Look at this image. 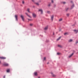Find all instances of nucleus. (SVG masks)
I'll list each match as a JSON object with an SVG mask.
<instances>
[{
    "label": "nucleus",
    "mask_w": 78,
    "mask_h": 78,
    "mask_svg": "<svg viewBox=\"0 0 78 78\" xmlns=\"http://www.w3.org/2000/svg\"><path fill=\"white\" fill-rule=\"evenodd\" d=\"M32 16L34 18H36V17H37V15H36V14H35L34 13H32Z\"/></svg>",
    "instance_id": "obj_1"
},
{
    "label": "nucleus",
    "mask_w": 78,
    "mask_h": 78,
    "mask_svg": "<svg viewBox=\"0 0 78 78\" xmlns=\"http://www.w3.org/2000/svg\"><path fill=\"white\" fill-rule=\"evenodd\" d=\"M3 65L4 66H9V64L6 63H4L3 64Z\"/></svg>",
    "instance_id": "obj_2"
},
{
    "label": "nucleus",
    "mask_w": 78,
    "mask_h": 78,
    "mask_svg": "<svg viewBox=\"0 0 78 78\" xmlns=\"http://www.w3.org/2000/svg\"><path fill=\"white\" fill-rule=\"evenodd\" d=\"M6 58L5 57L1 56L0 57V59H5Z\"/></svg>",
    "instance_id": "obj_3"
},
{
    "label": "nucleus",
    "mask_w": 78,
    "mask_h": 78,
    "mask_svg": "<svg viewBox=\"0 0 78 78\" xmlns=\"http://www.w3.org/2000/svg\"><path fill=\"white\" fill-rule=\"evenodd\" d=\"M21 17L22 18V20L23 21H24V16L23 15H21Z\"/></svg>",
    "instance_id": "obj_4"
},
{
    "label": "nucleus",
    "mask_w": 78,
    "mask_h": 78,
    "mask_svg": "<svg viewBox=\"0 0 78 78\" xmlns=\"http://www.w3.org/2000/svg\"><path fill=\"white\" fill-rule=\"evenodd\" d=\"M25 14H26V15H27V16H28L29 17H30V18H31V16H30V15H29L27 13H25Z\"/></svg>",
    "instance_id": "obj_5"
},
{
    "label": "nucleus",
    "mask_w": 78,
    "mask_h": 78,
    "mask_svg": "<svg viewBox=\"0 0 78 78\" xmlns=\"http://www.w3.org/2000/svg\"><path fill=\"white\" fill-rule=\"evenodd\" d=\"M39 11H40L41 12V14H43V11H42V9H41L39 10Z\"/></svg>",
    "instance_id": "obj_6"
},
{
    "label": "nucleus",
    "mask_w": 78,
    "mask_h": 78,
    "mask_svg": "<svg viewBox=\"0 0 78 78\" xmlns=\"http://www.w3.org/2000/svg\"><path fill=\"white\" fill-rule=\"evenodd\" d=\"M15 17L16 19V20H18V19L17 18L18 17V16L17 15H15Z\"/></svg>",
    "instance_id": "obj_7"
},
{
    "label": "nucleus",
    "mask_w": 78,
    "mask_h": 78,
    "mask_svg": "<svg viewBox=\"0 0 78 78\" xmlns=\"http://www.w3.org/2000/svg\"><path fill=\"white\" fill-rule=\"evenodd\" d=\"M74 54V53H73L72 54H71V55H70L69 56V58H71V57H72V56H73V54Z\"/></svg>",
    "instance_id": "obj_8"
},
{
    "label": "nucleus",
    "mask_w": 78,
    "mask_h": 78,
    "mask_svg": "<svg viewBox=\"0 0 78 78\" xmlns=\"http://www.w3.org/2000/svg\"><path fill=\"white\" fill-rule=\"evenodd\" d=\"M54 18V16L52 15L51 16V19L52 21H53V20Z\"/></svg>",
    "instance_id": "obj_9"
},
{
    "label": "nucleus",
    "mask_w": 78,
    "mask_h": 78,
    "mask_svg": "<svg viewBox=\"0 0 78 78\" xmlns=\"http://www.w3.org/2000/svg\"><path fill=\"white\" fill-rule=\"evenodd\" d=\"M75 33H77L78 32V30H74Z\"/></svg>",
    "instance_id": "obj_10"
},
{
    "label": "nucleus",
    "mask_w": 78,
    "mask_h": 78,
    "mask_svg": "<svg viewBox=\"0 0 78 78\" xmlns=\"http://www.w3.org/2000/svg\"><path fill=\"white\" fill-rule=\"evenodd\" d=\"M48 26H47L44 28V30H47L48 29Z\"/></svg>",
    "instance_id": "obj_11"
},
{
    "label": "nucleus",
    "mask_w": 78,
    "mask_h": 78,
    "mask_svg": "<svg viewBox=\"0 0 78 78\" xmlns=\"http://www.w3.org/2000/svg\"><path fill=\"white\" fill-rule=\"evenodd\" d=\"M10 72V69H8L7 70V72L8 73L9 72Z\"/></svg>",
    "instance_id": "obj_12"
},
{
    "label": "nucleus",
    "mask_w": 78,
    "mask_h": 78,
    "mask_svg": "<svg viewBox=\"0 0 78 78\" xmlns=\"http://www.w3.org/2000/svg\"><path fill=\"white\" fill-rule=\"evenodd\" d=\"M72 41H73V40H72V39H70L69 40V42H72Z\"/></svg>",
    "instance_id": "obj_13"
},
{
    "label": "nucleus",
    "mask_w": 78,
    "mask_h": 78,
    "mask_svg": "<svg viewBox=\"0 0 78 78\" xmlns=\"http://www.w3.org/2000/svg\"><path fill=\"white\" fill-rule=\"evenodd\" d=\"M34 75L35 76H37V72H35L34 73Z\"/></svg>",
    "instance_id": "obj_14"
},
{
    "label": "nucleus",
    "mask_w": 78,
    "mask_h": 78,
    "mask_svg": "<svg viewBox=\"0 0 78 78\" xmlns=\"http://www.w3.org/2000/svg\"><path fill=\"white\" fill-rule=\"evenodd\" d=\"M61 38V37H60L58 39H57V41H59V40Z\"/></svg>",
    "instance_id": "obj_15"
},
{
    "label": "nucleus",
    "mask_w": 78,
    "mask_h": 78,
    "mask_svg": "<svg viewBox=\"0 0 78 78\" xmlns=\"http://www.w3.org/2000/svg\"><path fill=\"white\" fill-rule=\"evenodd\" d=\"M30 9H27V11L28 12H30Z\"/></svg>",
    "instance_id": "obj_16"
},
{
    "label": "nucleus",
    "mask_w": 78,
    "mask_h": 78,
    "mask_svg": "<svg viewBox=\"0 0 78 78\" xmlns=\"http://www.w3.org/2000/svg\"><path fill=\"white\" fill-rule=\"evenodd\" d=\"M35 4L37 5H39V4L37 2H36L35 3Z\"/></svg>",
    "instance_id": "obj_17"
},
{
    "label": "nucleus",
    "mask_w": 78,
    "mask_h": 78,
    "mask_svg": "<svg viewBox=\"0 0 78 78\" xmlns=\"http://www.w3.org/2000/svg\"><path fill=\"white\" fill-rule=\"evenodd\" d=\"M58 47H60L61 48L62 47V46H61L60 45H58Z\"/></svg>",
    "instance_id": "obj_18"
},
{
    "label": "nucleus",
    "mask_w": 78,
    "mask_h": 78,
    "mask_svg": "<svg viewBox=\"0 0 78 78\" xmlns=\"http://www.w3.org/2000/svg\"><path fill=\"white\" fill-rule=\"evenodd\" d=\"M51 74L52 75V76H54V77L56 76H55V75L53 74V73H51Z\"/></svg>",
    "instance_id": "obj_19"
},
{
    "label": "nucleus",
    "mask_w": 78,
    "mask_h": 78,
    "mask_svg": "<svg viewBox=\"0 0 78 78\" xmlns=\"http://www.w3.org/2000/svg\"><path fill=\"white\" fill-rule=\"evenodd\" d=\"M73 7H74V5H73L72 6H71V9H72Z\"/></svg>",
    "instance_id": "obj_20"
},
{
    "label": "nucleus",
    "mask_w": 78,
    "mask_h": 78,
    "mask_svg": "<svg viewBox=\"0 0 78 78\" xmlns=\"http://www.w3.org/2000/svg\"><path fill=\"white\" fill-rule=\"evenodd\" d=\"M62 18H61L59 20V21H62Z\"/></svg>",
    "instance_id": "obj_21"
},
{
    "label": "nucleus",
    "mask_w": 78,
    "mask_h": 78,
    "mask_svg": "<svg viewBox=\"0 0 78 78\" xmlns=\"http://www.w3.org/2000/svg\"><path fill=\"white\" fill-rule=\"evenodd\" d=\"M68 34L67 33H66L64 34V35H66Z\"/></svg>",
    "instance_id": "obj_22"
},
{
    "label": "nucleus",
    "mask_w": 78,
    "mask_h": 78,
    "mask_svg": "<svg viewBox=\"0 0 78 78\" xmlns=\"http://www.w3.org/2000/svg\"><path fill=\"white\" fill-rule=\"evenodd\" d=\"M22 3H23V4H25V2L24 1H23Z\"/></svg>",
    "instance_id": "obj_23"
},
{
    "label": "nucleus",
    "mask_w": 78,
    "mask_h": 78,
    "mask_svg": "<svg viewBox=\"0 0 78 78\" xmlns=\"http://www.w3.org/2000/svg\"><path fill=\"white\" fill-rule=\"evenodd\" d=\"M60 54H61V53L59 52H58L57 53V54L58 55H60Z\"/></svg>",
    "instance_id": "obj_24"
},
{
    "label": "nucleus",
    "mask_w": 78,
    "mask_h": 78,
    "mask_svg": "<svg viewBox=\"0 0 78 78\" xmlns=\"http://www.w3.org/2000/svg\"><path fill=\"white\" fill-rule=\"evenodd\" d=\"M66 11H67L68 10H69V8H67L66 9Z\"/></svg>",
    "instance_id": "obj_25"
},
{
    "label": "nucleus",
    "mask_w": 78,
    "mask_h": 78,
    "mask_svg": "<svg viewBox=\"0 0 78 78\" xmlns=\"http://www.w3.org/2000/svg\"><path fill=\"white\" fill-rule=\"evenodd\" d=\"M48 6H51V4H49V5H48Z\"/></svg>",
    "instance_id": "obj_26"
},
{
    "label": "nucleus",
    "mask_w": 78,
    "mask_h": 78,
    "mask_svg": "<svg viewBox=\"0 0 78 78\" xmlns=\"http://www.w3.org/2000/svg\"><path fill=\"white\" fill-rule=\"evenodd\" d=\"M48 12V14H50V11H48V12Z\"/></svg>",
    "instance_id": "obj_27"
},
{
    "label": "nucleus",
    "mask_w": 78,
    "mask_h": 78,
    "mask_svg": "<svg viewBox=\"0 0 78 78\" xmlns=\"http://www.w3.org/2000/svg\"><path fill=\"white\" fill-rule=\"evenodd\" d=\"M67 16H69V14H67Z\"/></svg>",
    "instance_id": "obj_28"
},
{
    "label": "nucleus",
    "mask_w": 78,
    "mask_h": 78,
    "mask_svg": "<svg viewBox=\"0 0 78 78\" xmlns=\"http://www.w3.org/2000/svg\"><path fill=\"white\" fill-rule=\"evenodd\" d=\"M46 59V57H45L44 58V60H45Z\"/></svg>",
    "instance_id": "obj_29"
},
{
    "label": "nucleus",
    "mask_w": 78,
    "mask_h": 78,
    "mask_svg": "<svg viewBox=\"0 0 78 78\" xmlns=\"http://www.w3.org/2000/svg\"><path fill=\"white\" fill-rule=\"evenodd\" d=\"M63 4H65V3H66L65 2H63Z\"/></svg>",
    "instance_id": "obj_30"
},
{
    "label": "nucleus",
    "mask_w": 78,
    "mask_h": 78,
    "mask_svg": "<svg viewBox=\"0 0 78 78\" xmlns=\"http://www.w3.org/2000/svg\"><path fill=\"white\" fill-rule=\"evenodd\" d=\"M32 2H35L34 0H32Z\"/></svg>",
    "instance_id": "obj_31"
},
{
    "label": "nucleus",
    "mask_w": 78,
    "mask_h": 78,
    "mask_svg": "<svg viewBox=\"0 0 78 78\" xmlns=\"http://www.w3.org/2000/svg\"><path fill=\"white\" fill-rule=\"evenodd\" d=\"M51 2L52 3H53V0H51Z\"/></svg>",
    "instance_id": "obj_32"
},
{
    "label": "nucleus",
    "mask_w": 78,
    "mask_h": 78,
    "mask_svg": "<svg viewBox=\"0 0 78 78\" xmlns=\"http://www.w3.org/2000/svg\"><path fill=\"white\" fill-rule=\"evenodd\" d=\"M30 26H32V25H33V24H30Z\"/></svg>",
    "instance_id": "obj_33"
},
{
    "label": "nucleus",
    "mask_w": 78,
    "mask_h": 78,
    "mask_svg": "<svg viewBox=\"0 0 78 78\" xmlns=\"http://www.w3.org/2000/svg\"><path fill=\"white\" fill-rule=\"evenodd\" d=\"M71 3H73V1H71Z\"/></svg>",
    "instance_id": "obj_34"
},
{
    "label": "nucleus",
    "mask_w": 78,
    "mask_h": 78,
    "mask_svg": "<svg viewBox=\"0 0 78 78\" xmlns=\"http://www.w3.org/2000/svg\"><path fill=\"white\" fill-rule=\"evenodd\" d=\"M77 43H78V41H77V42H76V44H77Z\"/></svg>",
    "instance_id": "obj_35"
},
{
    "label": "nucleus",
    "mask_w": 78,
    "mask_h": 78,
    "mask_svg": "<svg viewBox=\"0 0 78 78\" xmlns=\"http://www.w3.org/2000/svg\"><path fill=\"white\" fill-rule=\"evenodd\" d=\"M5 78V76H4V78Z\"/></svg>",
    "instance_id": "obj_36"
},
{
    "label": "nucleus",
    "mask_w": 78,
    "mask_h": 78,
    "mask_svg": "<svg viewBox=\"0 0 78 78\" xmlns=\"http://www.w3.org/2000/svg\"><path fill=\"white\" fill-rule=\"evenodd\" d=\"M28 20H30V19H28Z\"/></svg>",
    "instance_id": "obj_37"
},
{
    "label": "nucleus",
    "mask_w": 78,
    "mask_h": 78,
    "mask_svg": "<svg viewBox=\"0 0 78 78\" xmlns=\"http://www.w3.org/2000/svg\"><path fill=\"white\" fill-rule=\"evenodd\" d=\"M0 64H1V61H0Z\"/></svg>",
    "instance_id": "obj_38"
},
{
    "label": "nucleus",
    "mask_w": 78,
    "mask_h": 78,
    "mask_svg": "<svg viewBox=\"0 0 78 78\" xmlns=\"http://www.w3.org/2000/svg\"><path fill=\"white\" fill-rule=\"evenodd\" d=\"M47 64H49V62H48V63H47Z\"/></svg>",
    "instance_id": "obj_39"
},
{
    "label": "nucleus",
    "mask_w": 78,
    "mask_h": 78,
    "mask_svg": "<svg viewBox=\"0 0 78 78\" xmlns=\"http://www.w3.org/2000/svg\"><path fill=\"white\" fill-rule=\"evenodd\" d=\"M54 33H53V35H54Z\"/></svg>",
    "instance_id": "obj_40"
},
{
    "label": "nucleus",
    "mask_w": 78,
    "mask_h": 78,
    "mask_svg": "<svg viewBox=\"0 0 78 78\" xmlns=\"http://www.w3.org/2000/svg\"><path fill=\"white\" fill-rule=\"evenodd\" d=\"M33 7H34V6H33Z\"/></svg>",
    "instance_id": "obj_41"
},
{
    "label": "nucleus",
    "mask_w": 78,
    "mask_h": 78,
    "mask_svg": "<svg viewBox=\"0 0 78 78\" xmlns=\"http://www.w3.org/2000/svg\"><path fill=\"white\" fill-rule=\"evenodd\" d=\"M38 78H40V77H39Z\"/></svg>",
    "instance_id": "obj_42"
}]
</instances>
